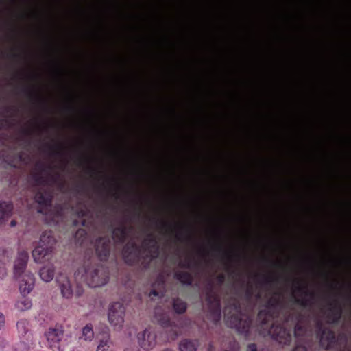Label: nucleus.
I'll return each mask as SVG.
<instances>
[{
    "label": "nucleus",
    "mask_w": 351,
    "mask_h": 351,
    "mask_svg": "<svg viewBox=\"0 0 351 351\" xmlns=\"http://www.w3.org/2000/svg\"><path fill=\"white\" fill-rule=\"evenodd\" d=\"M75 276L77 280L85 282L90 287H98L105 285L109 279L108 271L90 262H85L80 267Z\"/></svg>",
    "instance_id": "f257e3e1"
},
{
    "label": "nucleus",
    "mask_w": 351,
    "mask_h": 351,
    "mask_svg": "<svg viewBox=\"0 0 351 351\" xmlns=\"http://www.w3.org/2000/svg\"><path fill=\"white\" fill-rule=\"evenodd\" d=\"M56 239L51 232H45L40 238L38 245L33 250L32 254L35 263H41L45 261H49L52 257V252Z\"/></svg>",
    "instance_id": "f03ea898"
},
{
    "label": "nucleus",
    "mask_w": 351,
    "mask_h": 351,
    "mask_svg": "<svg viewBox=\"0 0 351 351\" xmlns=\"http://www.w3.org/2000/svg\"><path fill=\"white\" fill-rule=\"evenodd\" d=\"M125 307L120 302H114L108 306V321L115 330H121L124 325Z\"/></svg>",
    "instance_id": "7ed1b4c3"
},
{
    "label": "nucleus",
    "mask_w": 351,
    "mask_h": 351,
    "mask_svg": "<svg viewBox=\"0 0 351 351\" xmlns=\"http://www.w3.org/2000/svg\"><path fill=\"white\" fill-rule=\"evenodd\" d=\"M137 339L141 348L151 350L156 345V332L154 328L148 327L138 334Z\"/></svg>",
    "instance_id": "20e7f679"
},
{
    "label": "nucleus",
    "mask_w": 351,
    "mask_h": 351,
    "mask_svg": "<svg viewBox=\"0 0 351 351\" xmlns=\"http://www.w3.org/2000/svg\"><path fill=\"white\" fill-rule=\"evenodd\" d=\"M271 337L280 343L287 344L291 341L290 331L283 325L274 324L269 330Z\"/></svg>",
    "instance_id": "39448f33"
},
{
    "label": "nucleus",
    "mask_w": 351,
    "mask_h": 351,
    "mask_svg": "<svg viewBox=\"0 0 351 351\" xmlns=\"http://www.w3.org/2000/svg\"><path fill=\"white\" fill-rule=\"evenodd\" d=\"M19 281V291L22 295L25 296L30 293L35 284V279L31 271H27L20 278H15Z\"/></svg>",
    "instance_id": "423d86ee"
},
{
    "label": "nucleus",
    "mask_w": 351,
    "mask_h": 351,
    "mask_svg": "<svg viewBox=\"0 0 351 351\" xmlns=\"http://www.w3.org/2000/svg\"><path fill=\"white\" fill-rule=\"evenodd\" d=\"M159 309H156L155 312V317L157 322L164 328H167V332L169 333V338L174 339L178 335V326L172 323H170L169 316L167 313H159Z\"/></svg>",
    "instance_id": "0eeeda50"
},
{
    "label": "nucleus",
    "mask_w": 351,
    "mask_h": 351,
    "mask_svg": "<svg viewBox=\"0 0 351 351\" xmlns=\"http://www.w3.org/2000/svg\"><path fill=\"white\" fill-rule=\"evenodd\" d=\"M45 336L48 346L51 348H56L63 337V330L60 326L51 327L45 331Z\"/></svg>",
    "instance_id": "6e6552de"
},
{
    "label": "nucleus",
    "mask_w": 351,
    "mask_h": 351,
    "mask_svg": "<svg viewBox=\"0 0 351 351\" xmlns=\"http://www.w3.org/2000/svg\"><path fill=\"white\" fill-rule=\"evenodd\" d=\"M29 260V254L25 250L18 252L14 263V277L20 278L22 274L27 272L26 267Z\"/></svg>",
    "instance_id": "1a4fd4ad"
},
{
    "label": "nucleus",
    "mask_w": 351,
    "mask_h": 351,
    "mask_svg": "<svg viewBox=\"0 0 351 351\" xmlns=\"http://www.w3.org/2000/svg\"><path fill=\"white\" fill-rule=\"evenodd\" d=\"M206 300L213 315V319L218 321L221 317V307L218 295L215 292L210 291L207 293Z\"/></svg>",
    "instance_id": "9d476101"
},
{
    "label": "nucleus",
    "mask_w": 351,
    "mask_h": 351,
    "mask_svg": "<svg viewBox=\"0 0 351 351\" xmlns=\"http://www.w3.org/2000/svg\"><path fill=\"white\" fill-rule=\"evenodd\" d=\"M251 319L249 317L243 318L237 316H232L230 321V325L232 328H235L241 333H246L249 331L251 326Z\"/></svg>",
    "instance_id": "9b49d317"
},
{
    "label": "nucleus",
    "mask_w": 351,
    "mask_h": 351,
    "mask_svg": "<svg viewBox=\"0 0 351 351\" xmlns=\"http://www.w3.org/2000/svg\"><path fill=\"white\" fill-rule=\"evenodd\" d=\"M96 252L100 259L107 258L110 252V240L107 238H101L95 244Z\"/></svg>",
    "instance_id": "f8f14e48"
},
{
    "label": "nucleus",
    "mask_w": 351,
    "mask_h": 351,
    "mask_svg": "<svg viewBox=\"0 0 351 351\" xmlns=\"http://www.w3.org/2000/svg\"><path fill=\"white\" fill-rule=\"evenodd\" d=\"M58 282L62 296L66 298H71L73 289L69 279L66 276H60Z\"/></svg>",
    "instance_id": "ddd939ff"
},
{
    "label": "nucleus",
    "mask_w": 351,
    "mask_h": 351,
    "mask_svg": "<svg viewBox=\"0 0 351 351\" xmlns=\"http://www.w3.org/2000/svg\"><path fill=\"white\" fill-rule=\"evenodd\" d=\"M39 276L40 279L45 282H51L55 274V267L51 263H48L44 266H43L38 272Z\"/></svg>",
    "instance_id": "4468645a"
},
{
    "label": "nucleus",
    "mask_w": 351,
    "mask_h": 351,
    "mask_svg": "<svg viewBox=\"0 0 351 351\" xmlns=\"http://www.w3.org/2000/svg\"><path fill=\"white\" fill-rule=\"evenodd\" d=\"M13 206L10 202H0V225H2L12 215Z\"/></svg>",
    "instance_id": "2eb2a0df"
},
{
    "label": "nucleus",
    "mask_w": 351,
    "mask_h": 351,
    "mask_svg": "<svg viewBox=\"0 0 351 351\" xmlns=\"http://www.w3.org/2000/svg\"><path fill=\"white\" fill-rule=\"evenodd\" d=\"M335 343V335L329 330H325L323 331L320 337V343L322 347L328 349L332 348Z\"/></svg>",
    "instance_id": "dca6fc26"
},
{
    "label": "nucleus",
    "mask_w": 351,
    "mask_h": 351,
    "mask_svg": "<svg viewBox=\"0 0 351 351\" xmlns=\"http://www.w3.org/2000/svg\"><path fill=\"white\" fill-rule=\"evenodd\" d=\"M32 306V302L29 298L23 297L18 300L15 304L14 308L19 312H24L29 310Z\"/></svg>",
    "instance_id": "f3484780"
},
{
    "label": "nucleus",
    "mask_w": 351,
    "mask_h": 351,
    "mask_svg": "<svg viewBox=\"0 0 351 351\" xmlns=\"http://www.w3.org/2000/svg\"><path fill=\"white\" fill-rule=\"evenodd\" d=\"M199 343L197 340L184 339L180 343V351H196Z\"/></svg>",
    "instance_id": "a211bd4d"
},
{
    "label": "nucleus",
    "mask_w": 351,
    "mask_h": 351,
    "mask_svg": "<svg viewBox=\"0 0 351 351\" xmlns=\"http://www.w3.org/2000/svg\"><path fill=\"white\" fill-rule=\"evenodd\" d=\"M35 199L40 205L46 207L50 206L51 203V195L48 193H43L41 191L38 192L35 195Z\"/></svg>",
    "instance_id": "6ab92c4d"
},
{
    "label": "nucleus",
    "mask_w": 351,
    "mask_h": 351,
    "mask_svg": "<svg viewBox=\"0 0 351 351\" xmlns=\"http://www.w3.org/2000/svg\"><path fill=\"white\" fill-rule=\"evenodd\" d=\"M128 247H125L123 249V256L125 262H127L129 264H132L137 260L138 252L136 250V247L135 246H132V252L128 254Z\"/></svg>",
    "instance_id": "aec40b11"
},
{
    "label": "nucleus",
    "mask_w": 351,
    "mask_h": 351,
    "mask_svg": "<svg viewBox=\"0 0 351 351\" xmlns=\"http://www.w3.org/2000/svg\"><path fill=\"white\" fill-rule=\"evenodd\" d=\"M16 326L18 332L21 336H24L29 332V323L28 320L25 319H20L17 322Z\"/></svg>",
    "instance_id": "412c9836"
},
{
    "label": "nucleus",
    "mask_w": 351,
    "mask_h": 351,
    "mask_svg": "<svg viewBox=\"0 0 351 351\" xmlns=\"http://www.w3.org/2000/svg\"><path fill=\"white\" fill-rule=\"evenodd\" d=\"M175 277L182 283L185 285H190L192 282V276L187 271H177L175 274Z\"/></svg>",
    "instance_id": "4be33fe9"
},
{
    "label": "nucleus",
    "mask_w": 351,
    "mask_h": 351,
    "mask_svg": "<svg viewBox=\"0 0 351 351\" xmlns=\"http://www.w3.org/2000/svg\"><path fill=\"white\" fill-rule=\"evenodd\" d=\"M127 235L126 230L123 228H116L112 232L113 239L117 242H123Z\"/></svg>",
    "instance_id": "5701e85b"
},
{
    "label": "nucleus",
    "mask_w": 351,
    "mask_h": 351,
    "mask_svg": "<svg viewBox=\"0 0 351 351\" xmlns=\"http://www.w3.org/2000/svg\"><path fill=\"white\" fill-rule=\"evenodd\" d=\"M94 337L93 327L90 325H86L82 329L81 338L85 341H91Z\"/></svg>",
    "instance_id": "b1692460"
},
{
    "label": "nucleus",
    "mask_w": 351,
    "mask_h": 351,
    "mask_svg": "<svg viewBox=\"0 0 351 351\" xmlns=\"http://www.w3.org/2000/svg\"><path fill=\"white\" fill-rule=\"evenodd\" d=\"M173 306L175 311L178 313H184L186 308V303L180 299L174 300Z\"/></svg>",
    "instance_id": "393cba45"
},
{
    "label": "nucleus",
    "mask_w": 351,
    "mask_h": 351,
    "mask_svg": "<svg viewBox=\"0 0 351 351\" xmlns=\"http://www.w3.org/2000/svg\"><path fill=\"white\" fill-rule=\"evenodd\" d=\"M110 344L111 342L110 341V338L108 337L106 339H102L99 341L97 351H108Z\"/></svg>",
    "instance_id": "a878e982"
},
{
    "label": "nucleus",
    "mask_w": 351,
    "mask_h": 351,
    "mask_svg": "<svg viewBox=\"0 0 351 351\" xmlns=\"http://www.w3.org/2000/svg\"><path fill=\"white\" fill-rule=\"evenodd\" d=\"M152 244V250L150 251V255L149 256L151 258H155L157 256L158 254V246L157 241L155 239H152L151 241Z\"/></svg>",
    "instance_id": "bb28decb"
},
{
    "label": "nucleus",
    "mask_w": 351,
    "mask_h": 351,
    "mask_svg": "<svg viewBox=\"0 0 351 351\" xmlns=\"http://www.w3.org/2000/svg\"><path fill=\"white\" fill-rule=\"evenodd\" d=\"M258 319L262 322L263 324H265L269 319L271 317L270 315L267 314V313L265 311H261L258 313Z\"/></svg>",
    "instance_id": "cd10ccee"
},
{
    "label": "nucleus",
    "mask_w": 351,
    "mask_h": 351,
    "mask_svg": "<svg viewBox=\"0 0 351 351\" xmlns=\"http://www.w3.org/2000/svg\"><path fill=\"white\" fill-rule=\"evenodd\" d=\"M5 258V250L3 248L0 247V269L2 268L4 265Z\"/></svg>",
    "instance_id": "c85d7f7f"
},
{
    "label": "nucleus",
    "mask_w": 351,
    "mask_h": 351,
    "mask_svg": "<svg viewBox=\"0 0 351 351\" xmlns=\"http://www.w3.org/2000/svg\"><path fill=\"white\" fill-rule=\"evenodd\" d=\"M341 308H338L336 310V313H335V317L333 318L332 321H333V322H336V321H337V320L341 317Z\"/></svg>",
    "instance_id": "c756f323"
},
{
    "label": "nucleus",
    "mask_w": 351,
    "mask_h": 351,
    "mask_svg": "<svg viewBox=\"0 0 351 351\" xmlns=\"http://www.w3.org/2000/svg\"><path fill=\"white\" fill-rule=\"evenodd\" d=\"M247 351H256V346L254 343L249 345Z\"/></svg>",
    "instance_id": "7c9ffc66"
},
{
    "label": "nucleus",
    "mask_w": 351,
    "mask_h": 351,
    "mask_svg": "<svg viewBox=\"0 0 351 351\" xmlns=\"http://www.w3.org/2000/svg\"><path fill=\"white\" fill-rule=\"evenodd\" d=\"M293 351H306V349L304 346H297Z\"/></svg>",
    "instance_id": "2f4dec72"
},
{
    "label": "nucleus",
    "mask_w": 351,
    "mask_h": 351,
    "mask_svg": "<svg viewBox=\"0 0 351 351\" xmlns=\"http://www.w3.org/2000/svg\"><path fill=\"white\" fill-rule=\"evenodd\" d=\"M4 325V316L2 313H0V329Z\"/></svg>",
    "instance_id": "473e14b6"
},
{
    "label": "nucleus",
    "mask_w": 351,
    "mask_h": 351,
    "mask_svg": "<svg viewBox=\"0 0 351 351\" xmlns=\"http://www.w3.org/2000/svg\"><path fill=\"white\" fill-rule=\"evenodd\" d=\"M152 295L153 296H158L159 295V293L154 289L149 293V296H152Z\"/></svg>",
    "instance_id": "72a5a7b5"
},
{
    "label": "nucleus",
    "mask_w": 351,
    "mask_h": 351,
    "mask_svg": "<svg viewBox=\"0 0 351 351\" xmlns=\"http://www.w3.org/2000/svg\"><path fill=\"white\" fill-rule=\"evenodd\" d=\"M295 289H298L301 290L302 289L301 284L298 282L297 285L295 286Z\"/></svg>",
    "instance_id": "f704fd0d"
},
{
    "label": "nucleus",
    "mask_w": 351,
    "mask_h": 351,
    "mask_svg": "<svg viewBox=\"0 0 351 351\" xmlns=\"http://www.w3.org/2000/svg\"><path fill=\"white\" fill-rule=\"evenodd\" d=\"M10 226L12 227L15 226H16V221H12L11 223H10Z\"/></svg>",
    "instance_id": "c9c22d12"
},
{
    "label": "nucleus",
    "mask_w": 351,
    "mask_h": 351,
    "mask_svg": "<svg viewBox=\"0 0 351 351\" xmlns=\"http://www.w3.org/2000/svg\"><path fill=\"white\" fill-rule=\"evenodd\" d=\"M298 329H299V326H297L295 327V335H297L298 330Z\"/></svg>",
    "instance_id": "e433bc0d"
}]
</instances>
